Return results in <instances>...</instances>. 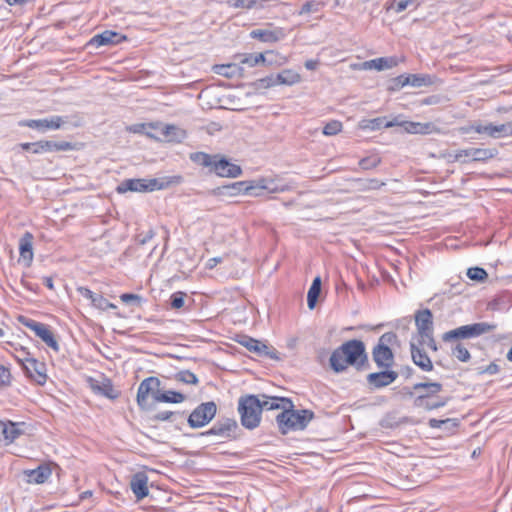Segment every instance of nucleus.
I'll return each instance as SVG.
<instances>
[{"mask_svg": "<svg viewBox=\"0 0 512 512\" xmlns=\"http://www.w3.org/2000/svg\"><path fill=\"white\" fill-rule=\"evenodd\" d=\"M329 364L335 373H342L349 366L358 371L368 368L369 360L364 342L358 339L344 342L332 352Z\"/></svg>", "mask_w": 512, "mask_h": 512, "instance_id": "nucleus-1", "label": "nucleus"}, {"mask_svg": "<svg viewBox=\"0 0 512 512\" xmlns=\"http://www.w3.org/2000/svg\"><path fill=\"white\" fill-rule=\"evenodd\" d=\"M190 159L197 165L209 168L210 172L219 177L236 178L242 175V168L230 162L226 157L220 154H208L205 152L191 153Z\"/></svg>", "mask_w": 512, "mask_h": 512, "instance_id": "nucleus-2", "label": "nucleus"}, {"mask_svg": "<svg viewBox=\"0 0 512 512\" xmlns=\"http://www.w3.org/2000/svg\"><path fill=\"white\" fill-rule=\"evenodd\" d=\"M261 407V400L256 395L240 397L238 412L242 426L249 430L258 427L261 421Z\"/></svg>", "mask_w": 512, "mask_h": 512, "instance_id": "nucleus-3", "label": "nucleus"}, {"mask_svg": "<svg viewBox=\"0 0 512 512\" xmlns=\"http://www.w3.org/2000/svg\"><path fill=\"white\" fill-rule=\"evenodd\" d=\"M397 342L394 332H386L380 336L377 344L372 349V359L379 369H389L394 364V353L390 348Z\"/></svg>", "mask_w": 512, "mask_h": 512, "instance_id": "nucleus-4", "label": "nucleus"}, {"mask_svg": "<svg viewBox=\"0 0 512 512\" xmlns=\"http://www.w3.org/2000/svg\"><path fill=\"white\" fill-rule=\"evenodd\" d=\"M496 327V324L487 322H477L473 324L463 325L443 333L442 340L446 343H449L453 341H458L460 339L476 338L495 330Z\"/></svg>", "mask_w": 512, "mask_h": 512, "instance_id": "nucleus-5", "label": "nucleus"}, {"mask_svg": "<svg viewBox=\"0 0 512 512\" xmlns=\"http://www.w3.org/2000/svg\"><path fill=\"white\" fill-rule=\"evenodd\" d=\"M161 391V382L157 377L151 376L144 379L137 391V404L143 411L154 410L157 396Z\"/></svg>", "mask_w": 512, "mask_h": 512, "instance_id": "nucleus-6", "label": "nucleus"}, {"mask_svg": "<svg viewBox=\"0 0 512 512\" xmlns=\"http://www.w3.org/2000/svg\"><path fill=\"white\" fill-rule=\"evenodd\" d=\"M171 181L163 179H125L116 188L119 194L130 192H152L162 190L170 185Z\"/></svg>", "mask_w": 512, "mask_h": 512, "instance_id": "nucleus-7", "label": "nucleus"}, {"mask_svg": "<svg viewBox=\"0 0 512 512\" xmlns=\"http://www.w3.org/2000/svg\"><path fill=\"white\" fill-rule=\"evenodd\" d=\"M217 413V405L214 401H208L198 405L188 416V425L193 428H201L207 425Z\"/></svg>", "mask_w": 512, "mask_h": 512, "instance_id": "nucleus-8", "label": "nucleus"}, {"mask_svg": "<svg viewBox=\"0 0 512 512\" xmlns=\"http://www.w3.org/2000/svg\"><path fill=\"white\" fill-rule=\"evenodd\" d=\"M25 354L27 356L17 357V360L21 363L26 376L38 385H44L47 381L46 364L36 358L29 357V352H25Z\"/></svg>", "mask_w": 512, "mask_h": 512, "instance_id": "nucleus-9", "label": "nucleus"}, {"mask_svg": "<svg viewBox=\"0 0 512 512\" xmlns=\"http://www.w3.org/2000/svg\"><path fill=\"white\" fill-rule=\"evenodd\" d=\"M19 321L24 326L34 331L36 336H38L48 347L56 352L59 351V344L55 339L53 332L48 328L47 325L37 322L33 319L26 318L24 316H20Z\"/></svg>", "mask_w": 512, "mask_h": 512, "instance_id": "nucleus-10", "label": "nucleus"}, {"mask_svg": "<svg viewBox=\"0 0 512 512\" xmlns=\"http://www.w3.org/2000/svg\"><path fill=\"white\" fill-rule=\"evenodd\" d=\"M20 147L24 151H31L34 154H41L44 152H54V151H69L74 148L71 142L67 141H50V140H41L34 143H21Z\"/></svg>", "mask_w": 512, "mask_h": 512, "instance_id": "nucleus-11", "label": "nucleus"}, {"mask_svg": "<svg viewBox=\"0 0 512 512\" xmlns=\"http://www.w3.org/2000/svg\"><path fill=\"white\" fill-rule=\"evenodd\" d=\"M239 429L235 419L224 418L218 420L209 430L201 433L202 436H217L219 439H235Z\"/></svg>", "mask_w": 512, "mask_h": 512, "instance_id": "nucleus-12", "label": "nucleus"}, {"mask_svg": "<svg viewBox=\"0 0 512 512\" xmlns=\"http://www.w3.org/2000/svg\"><path fill=\"white\" fill-rule=\"evenodd\" d=\"M149 127L157 130V135H153L150 133H147V135L151 138L161 139L168 142H181L186 137V133L183 129L179 128L176 125L167 124H149Z\"/></svg>", "mask_w": 512, "mask_h": 512, "instance_id": "nucleus-13", "label": "nucleus"}, {"mask_svg": "<svg viewBox=\"0 0 512 512\" xmlns=\"http://www.w3.org/2000/svg\"><path fill=\"white\" fill-rule=\"evenodd\" d=\"M399 376V373L389 369L373 372L367 375L366 381L371 390L384 388L392 384Z\"/></svg>", "mask_w": 512, "mask_h": 512, "instance_id": "nucleus-14", "label": "nucleus"}, {"mask_svg": "<svg viewBox=\"0 0 512 512\" xmlns=\"http://www.w3.org/2000/svg\"><path fill=\"white\" fill-rule=\"evenodd\" d=\"M66 120L62 116H52L44 119H28L19 122L20 126L37 129L40 131L60 129Z\"/></svg>", "mask_w": 512, "mask_h": 512, "instance_id": "nucleus-15", "label": "nucleus"}, {"mask_svg": "<svg viewBox=\"0 0 512 512\" xmlns=\"http://www.w3.org/2000/svg\"><path fill=\"white\" fill-rule=\"evenodd\" d=\"M475 132L495 139L512 136V122L499 125L475 123Z\"/></svg>", "mask_w": 512, "mask_h": 512, "instance_id": "nucleus-16", "label": "nucleus"}, {"mask_svg": "<svg viewBox=\"0 0 512 512\" xmlns=\"http://www.w3.org/2000/svg\"><path fill=\"white\" fill-rule=\"evenodd\" d=\"M313 418L312 410L296 409L290 400V430H304Z\"/></svg>", "mask_w": 512, "mask_h": 512, "instance_id": "nucleus-17", "label": "nucleus"}, {"mask_svg": "<svg viewBox=\"0 0 512 512\" xmlns=\"http://www.w3.org/2000/svg\"><path fill=\"white\" fill-rule=\"evenodd\" d=\"M414 318L418 338L422 336H428V334L434 333L433 314L430 309L425 308L417 310Z\"/></svg>", "mask_w": 512, "mask_h": 512, "instance_id": "nucleus-18", "label": "nucleus"}, {"mask_svg": "<svg viewBox=\"0 0 512 512\" xmlns=\"http://www.w3.org/2000/svg\"><path fill=\"white\" fill-rule=\"evenodd\" d=\"M442 384L439 382H419L413 385L414 391L424 390L414 399V406H424L425 399L432 397L442 391Z\"/></svg>", "mask_w": 512, "mask_h": 512, "instance_id": "nucleus-19", "label": "nucleus"}, {"mask_svg": "<svg viewBox=\"0 0 512 512\" xmlns=\"http://www.w3.org/2000/svg\"><path fill=\"white\" fill-rule=\"evenodd\" d=\"M410 353L413 363L421 370L429 372L433 370V363L425 350L415 342H410Z\"/></svg>", "mask_w": 512, "mask_h": 512, "instance_id": "nucleus-20", "label": "nucleus"}, {"mask_svg": "<svg viewBox=\"0 0 512 512\" xmlns=\"http://www.w3.org/2000/svg\"><path fill=\"white\" fill-rule=\"evenodd\" d=\"M126 37L111 30H105L104 32L95 35L88 42V46L100 47L106 45H115L121 43Z\"/></svg>", "mask_w": 512, "mask_h": 512, "instance_id": "nucleus-21", "label": "nucleus"}, {"mask_svg": "<svg viewBox=\"0 0 512 512\" xmlns=\"http://www.w3.org/2000/svg\"><path fill=\"white\" fill-rule=\"evenodd\" d=\"M77 291L80 293L81 296L84 298H87L91 300V303L94 307L100 309V310H108V309H115L116 305L109 302L106 298L103 297V295L94 293L87 287H78Z\"/></svg>", "mask_w": 512, "mask_h": 512, "instance_id": "nucleus-22", "label": "nucleus"}, {"mask_svg": "<svg viewBox=\"0 0 512 512\" xmlns=\"http://www.w3.org/2000/svg\"><path fill=\"white\" fill-rule=\"evenodd\" d=\"M33 239V234L27 231L19 240L20 260L24 261L27 267L31 265L33 260Z\"/></svg>", "mask_w": 512, "mask_h": 512, "instance_id": "nucleus-23", "label": "nucleus"}, {"mask_svg": "<svg viewBox=\"0 0 512 512\" xmlns=\"http://www.w3.org/2000/svg\"><path fill=\"white\" fill-rule=\"evenodd\" d=\"M23 431L19 429L18 424L8 421L7 423L0 421V443L9 445L13 443Z\"/></svg>", "mask_w": 512, "mask_h": 512, "instance_id": "nucleus-24", "label": "nucleus"}, {"mask_svg": "<svg viewBox=\"0 0 512 512\" xmlns=\"http://www.w3.org/2000/svg\"><path fill=\"white\" fill-rule=\"evenodd\" d=\"M148 477L145 473L139 472L132 476L130 487L138 500L148 496Z\"/></svg>", "mask_w": 512, "mask_h": 512, "instance_id": "nucleus-25", "label": "nucleus"}, {"mask_svg": "<svg viewBox=\"0 0 512 512\" xmlns=\"http://www.w3.org/2000/svg\"><path fill=\"white\" fill-rule=\"evenodd\" d=\"M245 186L246 184L244 183V181H238L231 184L216 187L212 189L209 193L214 196L228 195L230 197H234L242 193L244 194V191L249 189V187Z\"/></svg>", "mask_w": 512, "mask_h": 512, "instance_id": "nucleus-26", "label": "nucleus"}, {"mask_svg": "<svg viewBox=\"0 0 512 512\" xmlns=\"http://www.w3.org/2000/svg\"><path fill=\"white\" fill-rule=\"evenodd\" d=\"M404 130L411 134H431L434 132H438L439 130L435 126V124L431 122L421 123V122H413V121H405L401 124Z\"/></svg>", "mask_w": 512, "mask_h": 512, "instance_id": "nucleus-27", "label": "nucleus"}, {"mask_svg": "<svg viewBox=\"0 0 512 512\" xmlns=\"http://www.w3.org/2000/svg\"><path fill=\"white\" fill-rule=\"evenodd\" d=\"M238 342L244 347H246L249 351L254 352L258 355H269L271 358L275 357L268 351V346H266L265 344L256 339H253L248 336H241V340H238Z\"/></svg>", "mask_w": 512, "mask_h": 512, "instance_id": "nucleus-28", "label": "nucleus"}, {"mask_svg": "<svg viewBox=\"0 0 512 512\" xmlns=\"http://www.w3.org/2000/svg\"><path fill=\"white\" fill-rule=\"evenodd\" d=\"M51 469L48 465H40L36 469L27 470L25 474L27 475V481L29 483L42 484L48 480L51 476Z\"/></svg>", "mask_w": 512, "mask_h": 512, "instance_id": "nucleus-29", "label": "nucleus"}, {"mask_svg": "<svg viewBox=\"0 0 512 512\" xmlns=\"http://www.w3.org/2000/svg\"><path fill=\"white\" fill-rule=\"evenodd\" d=\"M91 387L95 393L111 400L117 399L120 395V392L114 388L109 379H105L102 383H92Z\"/></svg>", "mask_w": 512, "mask_h": 512, "instance_id": "nucleus-30", "label": "nucleus"}, {"mask_svg": "<svg viewBox=\"0 0 512 512\" xmlns=\"http://www.w3.org/2000/svg\"><path fill=\"white\" fill-rule=\"evenodd\" d=\"M397 64H398V61H397L396 57H380V58L372 59L370 61H366L364 63V67L381 71L384 69L393 68Z\"/></svg>", "mask_w": 512, "mask_h": 512, "instance_id": "nucleus-31", "label": "nucleus"}, {"mask_svg": "<svg viewBox=\"0 0 512 512\" xmlns=\"http://www.w3.org/2000/svg\"><path fill=\"white\" fill-rule=\"evenodd\" d=\"M496 149L491 148H470V159L475 162H485L497 155Z\"/></svg>", "mask_w": 512, "mask_h": 512, "instance_id": "nucleus-32", "label": "nucleus"}, {"mask_svg": "<svg viewBox=\"0 0 512 512\" xmlns=\"http://www.w3.org/2000/svg\"><path fill=\"white\" fill-rule=\"evenodd\" d=\"M186 398V395L181 392H177L174 390H161L160 394L157 396V403L164 402L178 404L184 402Z\"/></svg>", "mask_w": 512, "mask_h": 512, "instance_id": "nucleus-33", "label": "nucleus"}, {"mask_svg": "<svg viewBox=\"0 0 512 512\" xmlns=\"http://www.w3.org/2000/svg\"><path fill=\"white\" fill-rule=\"evenodd\" d=\"M285 73L286 71H284L283 73H278L277 75L271 74L265 78L258 79L255 82V86L257 89H261L268 88L277 84H285L287 83V79L284 77Z\"/></svg>", "mask_w": 512, "mask_h": 512, "instance_id": "nucleus-34", "label": "nucleus"}, {"mask_svg": "<svg viewBox=\"0 0 512 512\" xmlns=\"http://www.w3.org/2000/svg\"><path fill=\"white\" fill-rule=\"evenodd\" d=\"M320 292H321V279H320V277H316L313 280L312 285L307 294V304H308L309 309L312 310L315 308L318 297L320 295Z\"/></svg>", "mask_w": 512, "mask_h": 512, "instance_id": "nucleus-35", "label": "nucleus"}, {"mask_svg": "<svg viewBox=\"0 0 512 512\" xmlns=\"http://www.w3.org/2000/svg\"><path fill=\"white\" fill-rule=\"evenodd\" d=\"M356 183L359 184L358 189L360 191L378 190L386 185L384 181H380L376 178L371 179H356Z\"/></svg>", "mask_w": 512, "mask_h": 512, "instance_id": "nucleus-36", "label": "nucleus"}, {"mask_svg": "<svg viewBox=\"0 0 512 512\" xmlns=\"http://www.w3.org/2000/svg\"><path fill=\"white\" fill-rule=\"evenodd\" d=\"M406 77H409L408 85L413 87H422L432 84L431 76L427 74H406Z\"/></svg>", "mask_w": 512, "mask_h": 512, "instance_id": "nucleus-37", "label": "nucleus"}, {"mask_svg": "<svg viewBox=\"0 0 512 512\" xmlns=\"http://www.w3.org/2000/svg\"><path fill=\"white\" fill-rule=\"evenodd\" d=\"M250 36L262 42H274L278 39L276 32L265 29L252 30Z\"/></svg>", "mask_w": 512, "mask_h": 512, "instance_id": "nucleus-38", "label": "nucleus"}, {"mask_svg": "<svg viewBox=\"0 0 512 512\" xmlns=\"http://www.w3.org/2000/svg\"><path fill=\"white\" fill-rule=\"evenodd\" d=\"M410 420L408 417H403L398 419L394 413H388L386 416L382 419L381 425L385 428H395L398 427L401 424L409 423Z\"/></svg>", "mask_w": 512, "mask_h": 512, "instance_id": "nucleus-39", "label": "nucleus"}, {"mask_svg": "<svg viewBox=\"0 0 512 512\" xmlns=\"http://www.w3.org/2000/svg\"><path fill=\"white\" fill-rule=\"evenodd\" d=\"M451 353L460 362L466 363L471 359L470 352L462 343H457L455 347L452 348Z\"/></svg>", "mask_w": 512, "mask_h": 512, "instance_id": "nucleus-40", "label": "nucleus"}, {"mask_svg": "<svg viewBox=\"0 0 512 512\" xmlns=\"http://www.w3.org/2000/svg\"><path fill=\"white\" fill-rule=\"evenodd\" d=\"M175 380L184 384L197 385L199 380L197 376L189 370H182L175 374Z\"/></svg>", "mask_w": 512, "mask_h": 512, "instance_id": "nucleus-41", "label": "nucleus"}, {"mask_svg": "<svg viewBox=\"0 0 512 512\" xmlns=\"http://www.w3.org/2000/svg\"><path fill=\"white\" fill-rule=\"evenodd\" d=\"M246 184L245 187H249L246 191H244V194L250 195V196H259L263 190L266 189V186L263 184H260V182H257L255 180H246L244 181Z\"/></svg>", "mask_w": 512, "mask_h": 512, "instance_id": "nucleus-42", "label": "nucleus"}, {"mask_svg": "<svg viewBox=\"0 0 512 512\" xmlns=\"http://www.w3.org/2000/svg\"><path fill=\"white\" fill-rule=\"evenodd\" d=\"M408 79L409 77H406V74H401L395 78H392L389 81L388 90L392 92L399 91L400 89L408 85Z\"/></svg>", "mask_w": 512, "mask_h": 512, "instance_id": "nucleus-43", "label": "nucleus"}, {"mask_svg": "<svg viewBox=\"0 0 512 512\" xmlns=\"http://www.w3.org/2000/svg\"><path fill=\"white\" fill-rule=\"evenodd\" d=\"M184 413L183 412H173V411H159V412H156L154 413L150 419L152 421H157V422H163V421H173L174 417L176 416H182Z\"/></svg>", "mask_w": 512, "mask_h": 512, "instance_id": "nucleus-44", "label": "nucleus"}, {"mask_svg": "<svg viewBox=\"0 0 512 512\" xmlns=\"http://www.w3.org/2000/svg\"><path fill=\"white\" fill-rule=\"evenodd\" d=\"M467 276L471 280L482 282L488 277V273L481 267H471L467 270Z\"/></svg>", "mask_w": 512, "mask_h": 512, "instance_id": "nucleus-45", "label": "nucleus"}, {"mask_svg": "<svg viewBox=\"0 0 512 512\" xmlns=\"http://www.w3.org/2000/svg\"><path fill=\"white\" fill-rule=\"evenodd\" d=\"M380 163H381V158L374 155V156H368V157L362 158L359 161V166L363 170H371V169L376 168Z\"/></svg>", "mask_w": 512, "mask_h": 512, "instance_id": "nucleus-46", "label": "nucleus"}, {"mask_svg": "<svg viewBox=\"0 0 512 512\" xmlns=\"http://www.w3.org/2000/svg\"><path fill=\"white\" fill-rule=\"evenodd\" d=\"M394 125H396L395 122H393V121L385 122V118L378 117V118L368 120V124L365 127L370 128L372 130H378L381 127L388 128V127H393Z\"/></svg>", "mask_w": 512, "mask_h": 512, "instance_id": "nucleus-47", "label": "nucleus"}, {"mask_svg": "<svg viewBox=\"0 0 512 512\" xmlns=\"http://www.w3.org/2000/svg\"><path fill=\"white\" fill-rule=\"evenodd\" d=\"M342 123L338 120H332L323 127V134L327 136L337 135L342 130Z\"/></svg>", "mask_w": 512, "mask_h": 512, "instance_id": "nucleus-48", "label": "nucleus"}, {"mask_svg": "<svg viewBox=\"0 0 512 512\" xmlns=\"http://www.w3.org/2000/svg\"><path fill=\"white\" fill-rule=\"evenodd\" d=\"M265 57L263 53H252V54H246L241 59L242 64H247L251 67L257 65L260 62H264Z\"/></svg>", "mask_w": 512, "mask_h": 512, "instance_id": "nucleus-49", "label": "nucleus"}, {"mask_svg": "<svg viewBox=\"0 0 512 512\" xmlns=\"http://www.w3.org/2000/svg\"><path fill=\"white\" fill-rule=\"evenodd\" d=\"M426 344L432 351H438V345L434 338V333L428 334V336H422L418 338L417 345L423 348V345Z\"/></svg>", "mask_w": 512, "mask_h": 512, "instance_id": "nucleus-50", "label": "nucleus"}, {"mask_svg": "<svg viewBox=\"0 0 512 512\" xmlns=\"http://www.w3.org/2000/svg\"><path fill=\"white\" fill-rule=\"evenodd\" d=\"M321 4H322L321 2H317L315 0L307 1L303 4L301 9L298 11V14L303 15V14H309L311 12H317V11H319Z\"/></svg>", "mask_w": 512, "mask_h": 512, "instance_id": "nucleus-51", "label": "nucleus"}, {"mask_svg": "<svg viewBox=\"0 0 512 512\" xmlns=\"http://www.w3.org/2000/svg\"><path fill=\"white\" fill-rule=\"evenodd\" d=\"M186 294L184 292L178 291L171 295L170 297V305L173 309H180L184 306V299Z\"/></svg>", "mask_w": 512, "mask_h": 512, "instance_id": "nucleus-52", "label": "nucleus"}, {"mask_svg": "<svg viewBox=\"0 0 512 512\" xmlns=\"http://www.w3.org/2000/svg\"><path fill=\"white\" fill-rule=\"evenodd\" d=\"M277 422L282 434L288 433V409L283 411L277 416Z\"/></svg>", "mask_w": 512, "mask_h": 512, "instance_id": "nucleus-53", "label": "nucleus"}, {"mask_svg": "<svg viewBox=\"0 0 512 512\" xmlns=\"http://www.w3.org/2000/svg\"><path fill=\"white\" fill-rule=\"evenodd\" d=\"M120 299L126 304H134L136 306H140L142 303V297L132 293H124L120 296Z\"/></svg>", "mask_w": 512, "mask_h": 512, "instance_id": "nucleus-54", "label": "nucleus"}, {"mask_svg": "<svg viewBox=\"0 0 512 512\" xmlns=\"http://www.w3.org/2000/svg\"><path fill=\"white\" fill-rule=\"evenodd\" d=\"M11 383L10 370L4 365L0 364V387H7Z\"/></svg>", "mask_w": 512, "mask_h": 512, "instance_id": "nucleus-55", "label": "nucleus"}, {"mask_svg": "<svg viewBox=\"0 0 512 512\" xmlns=\"http://www.w3.org/2000/svg\"><path fill=\"white\" fill-rule=\"evenodd\" d=\"M500 371V366L496 362H491L486 367H479L478 368V374H489L494 375L497 374Z\"/></svg>", "mask_w": 512, "mask_h": 512, "instance_id": "nucleus-56", "label": "nucleus"}, {"mask_svg": "<svg viewBox=\"0 0 512 512\" xmlns=\"http://www.w3.org/2000/svg\"><path fill=\"white\" fill-rule=\"evenodd\" d=\"M234 8L252 9L256 7L257 0H232L231 4Z\"/></svg>", "mask_w": 512, "mask_h": 512, "instance_id": "nucleus-57", "label": "nucleus"}, {"mask_svg": "<svg viewBox=\"0 0 512 512\" xmlns=\"http://www.w3.org/2000/svg\"><path fill=\"white\" fill-rule=\"evenodd\" d=\"M446 403H447V400L429 402L425 399L424 406H421V407L430 411V410H435V409L441 408V407L445 406Z\"/></svg>", "mask_w": 512, "mask_h": 512, "instance_id": "nucleus-58", "label": "nucleus"}, {"mask_svg": "<svg viewBox=\"0 0 512 512\" xmlns=\"http://www.w3.org/2000/svg\"><path fill=\"white\" fill-rule=\"evenodd\" d=\"M413 0H398L396 3H393L391 7L397 12L400 13L407 9L409 4L412 3Z\"/></svg>", "mask_w": 512, "mask_h": 512, "instance_id": "nucleus-59", "label": "nucleus"}, {"mask_svg": "<svg viewBox=\"0 0 512 512\" xmlns=\"http://www.w3.org/2000/svg\"><path fill=\"white\" fill-rule=\"evenodd\" d=\"M268 400L270 403V407H272V409L274 410L280 408V402L288 403V398L285 397H268Z\"/></svg>", "mask_w": 512, "mask_h": 512, "instance_id": "nucleus-60", "label": "nucleus"}, {"mask_svg": "<svg viewBox=\"0 0 512 512\" xmlns=\"http://www.w3.org/2000/svg\"><path fill=\"white\" fill-rule=\"evenodd\" d=\"M470 158V148L468 149H462V150H458L455 155H454V160L455 161H461L463 163H466L467 160L466 159H463L462 158Z\"/></svg>", "mask_w": 512, "mask_h": 512, "instance_id": "nucleus-61", "label": "nucleus"}, {"mask_svg": "<svg viewBox=\"0 0 512 512\" xmlns=\"http://www.w3.org/2000/svg\"><path fill=\"white\" fill-rule=\"evenodd\" d=\"M220 69L223 71H217V73H219L223 76H226V77H231L235 73L234 70L236 69V66L235 65H222L220 67Z\"/></svg>", "mask_w": 512, "mask_h": 512, "instance_id": "nucleus-62", "label": "nucleus"}, {"mask_svg": "<svg viewBox=\"0 0 512 512\" xmlns=\"http://www.w3.org/2000/svg\"><path fill=\"white\" fill-rule=\"evenodd\" d=\"M450 421H451V419L440 420V419L431 418L429 420L428 424L431 428H441L444 424H446Z\"/></svg>", "mask_w": 512, "mask_h": 512, "instance_id": "nucleus-63", "label": "nucleus"}, {"mask_svg": "<svg viewBox=\"0 0 512 512\" xmlns=\"http://www.w3.org/2000/svg\"><path fill=\"white\" fill-rule=\"evenodd\" d=\"M155 233L153 230H149L144 236L143 238H139L138 239V242L141 244V245H144L146 244L147 242H149L153 237H154Z\"/></svg>", "mask_w": 512, "mask_h": 512, "instance_id": "nucleus-64", "label": "nucleus"}]
</instances>
